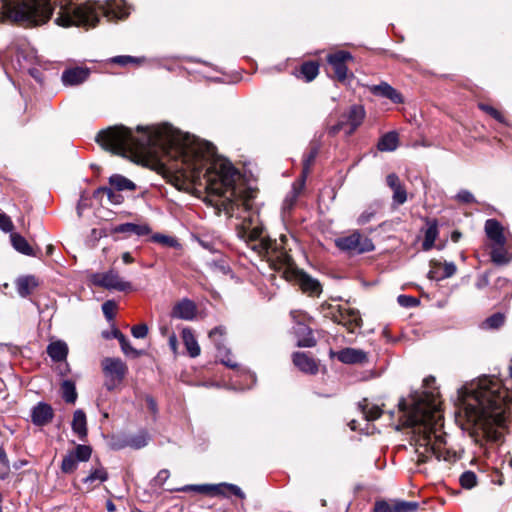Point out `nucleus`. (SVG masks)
Segmentation results:
<instances>
[{"label":"nucleus","instance_id":"59","mask_svg":"<svg viewBox=\"0 0 512 512\" xmlns=\"http://www.w3.org/2000/svg\"><path fill=\"white\" fill-rule=\"evenodd\" d=\"M145 401H146L147 408L149 409V411L153 415H156L158 413V407H157V403H156L155 399L152 396L147 395L145 397Z\"/></svg>","mask_w":512,"mask_h":512},{"label":"nucleus","instance_id":"26","mask_svg":"<svg viewBox=\"0 0 512 512\" xmlns=\"http://www.w3.org/2000/svg\"><path fill=\"white\" fill-rule=\"evenodd\" d=\"M72 430L80 439H85L87 436L86 415L81 409L76 410L73 414Z\"/></svg>","mask_w":512,"mask_h":512},{"label":"nucleus","instance_id":"5","mask_svg":"<svg viewBox=\"0 0 512 512\" xmlns=\"http://www.w3.org/2000/svg\"><path fill=\"white\" fill-rule=\"evenodd\" d=\"M335 245L341 251L349 254H362L374 249V244L371 239L363 236L358 231H354L350 235L337 238L335 240Z\"/></svg>","mask_w":512,"mask_h":512},{"label":"nucleus","instance_id":"50","mask_svg":"<svg viewBox=\"0 0 512 512\" xmlns=\"http://www.w3.org/2000/svg\"><path fill=\"white\" fill-rule=\"evenodd\" d=\"M479 107L487 112L489 115H491L494 119H496L499 122H504V117L502 114L492 106L486 105V104H480Z\"/></svg>","mask_w":512,"mask_h":512},{"label":"nucleus","instance_id":"38","mask_svg":"<svg viewBox=\"0 0 512 512\" xmlns=\"http://www.w3.org/2000/svg\"><path fill=\"white\" fill-rule=\"evenodd\" d=\"M393 505L394 512H416L419 508V503L415 501L397 500Z\"/></svg>","mask_w":512,"mask_h":512},{"label":"nucleus","instance_id":"27","mask_svg":"<svg viewBox=\"0 0 512 512\" xmlns=\"http://www.w3.org/2000/svg\"><path fill=\"white\" fill-rule=\"evenodd\" d=\"M38 286V281L34 276H23L16 280L17 292L21 297H27Z\"/></svg>","mask_w":512,"mask_h":512},{"label":"nucleus","instance_id":"13","mask_svg":"<svg viewBox=\"0 0 512 512\" xmlns=\"http://www.w3.org/2000/svg\"><path fill=\"white\" fill-rule=\"evenodd\" d=\"M291 317L297 321L294 327V332L297 337L298 347H313L316 345V340L313 336L312 330L300 320H297L302 316L299 311H291Z\"/></svg>","mask_w":512,"mask_h":512},{"label":"nucleus","instance_id":"21","mask_svg":"<svg viewBox=\"0 0 512 512\" xmlns=\"http://www.w3.org/2000/svg\"><path fill=\"white\" fill-rule=\"evenodd\" d=\"M89 76V70L86 68L75 67L66 69L62 73V82L65 86H74L83 83Z\"/></svg>","mask_w":512,"mask_h":512},{"label":"nucleus","instance_id":"36","mask_svg":"<svg viewBox=\"0 0 512 512\" xmlns=\"http://www.w3.org/2000/svg\"><path fill=\"white\" fill-rule=\"evenodd\" d=\"M318 73L319 65L316 62H305L301 66V74L308 82L314 80L317 77Z\"/></svg>","mask_w":512,"mask_h":512},{"label":"nucleus","instance_id":"53","mask_svg":"<svg viewBox=\"0 0 512 512\" xmlns=\"http://www.w3.org/2000/svg\"><path fill=\"white\" fill-rule=\"evenodd\" d=\"M456 199L462 203H472L475 201L474 196L468 190H461L456 195Z\"/></svg>","mask_w":512,"mask_h":512},{"label":"nucleus","instance_id":"49","mask_svg":"<svg viewBox=\"0 0 512 512\" xmlns=\"http://www.w3.org/2000/svg\"><path fill=\"white\" fill-rule=\"evenodd\" d=\"M169 477H170L169 470H167V469L160 470L153 479L154 485L159 486V487L163 486Z\"/></svg>","mask_w":512,"mask_h":512},{"label":"nucleus","instance_id":"62","mask_svg":"<svg viewBox=\"0 0 512 512\" xmlns=\"http://www.w3.org/2000/svg\"><path fill=\"white\" fill-rule=\"evenodd\" d=\"M113 336L119 341L120 346L125 344V342L128 340L126 336L119 330H114Z\"/></svg>","mask_w":512,"mask_h":512},{"label":"nucleus","instance_id":"6","mask_svg":"<svg viewBox=\"0 0 512 512\" xmlns=\"http://www.w3.org/2000/svg\"><path fill=\"white\" fill-rule=\"evenodd\" d=\"M93 285L108 290L128 291L132 286L130 282L124 281L115 270L102 273H94L90 278Z\"/></svg>","mask_w":512,"mask_h":512},{"label":"nucleus","instance_id":"24","mask_svg":"<svg viewBox=\"0 0 512 512\" xmlns=\"http://www.w3.org/2000/svg\"><path fill=\"white\" fill-rule=\"evenodd\" d=\"M337 358L342 363L356 364L365 362L367 355L364 351L359 349L345 348L337 353Z\"/></svg>","mask_w":512,"mask_h":512},{"label":"nucleus","instance_id":"54","mask_svg":"<svg viewBox=\"0 0 512 512\" xmlns=\"http://www.w3.org/2000/svg\"><path fill=\"white\" fill-rule=\"evenodd\" d=\"M375 512H394V505L390 506L386 501H378L374 507Z\"/></svg>","mask_w":512,"mask_h":512},{"label":"nucleus","instance_id":"55","mask_svg":"<svg viewBox=\"0 0 512 512\" xmlns=\"http://www.w3.org/2000/svg\"><path fill=\"white\" fill-rule=\"evenodd\" d=\"M387 185L393 190L401 186L399 177L395 173H391L386 177Z\"/></svg>","mask_w":512,"mask_h":512},{"label":"nucleus","instance_id":"47","mask_svg":"<svg viewBox=\"0 0 512 512\" xmlns=\"http://www.w3.org/2000/svg\"><path fill=\"white\" fill-rule=\"evenodd\" d=\"M131 333L135 338L143 339L148 334V326L146 324H138L132 327Z\"/></svg>","mask_w":512,"mask_h":512},{"label":"nucleus","instance_id":"4","mask_svg":"<svg viewBox=\"0 0 512 512\" xmlns=\"http://www.w3.org/2000/svg\"><path fill=\"white\" fill-rule=\"evenodd\" d=\"M174 490L180 492H196L211 496L219 495L223 497H228L229 494H233L240 499L245 498V493L239 486L225 482L219 484H190Z\"/></svg>","mask_w":512,"mask_h":512},{"label":"nucleus","instance_id":"34","mask_svg":"<svg viewBox=\"0 0 512 512\" xmlns=\"http://www.w3.org/2000/svg\"><path fill=\"white\" fill-rule=\"evenodd\" d=\"M438 236V225L435 220L428 222V227L425 231L424 241L422 248L424 251H429L433 248L435 240Z\"/></svg>","mask_w":512,"mask_h":512},{"label":"nucleus","instance_id":"2","mask_svg":"<svg viewBox=\"0 0 512 512\" xmlns=\"http://www.w3.org/2000/svg\"><path fill=\"white\" fill-rule=\"evenodd\" d=\"M56 7L55 22L62 27L92 28L99 22L100 15L114 21L126 18L130 13L123 0L79 5L73 0H0V22L9 20L27 27L42 25L50 19Z\"/></svg>","mask_w":512,"mask_h":512},{"label":"nucleus","instance_id":"51","mask_svg":"<svg viewBox=\"0 0 512 512\" xmlns=\"http://www.w3.org/2000/svg\"><path fill=\"white\" fill-rule=\"evenodd\" d=\"M398 303L403 307H413L416 306L419 301L412 296L400 295L398 297Z\"/></svg>","mask_w":512,"mask_h":512},{"label":"nucleus","instance_id":"63","mask_svg":"<svg viewBox=\"0 0 512 512\" xmlns=\"http://www.w3.org/2000/svg\"><path fill=\"white\" fill-rule=\"evenodd\" d=\"M122 260L125 264H130V263L134 262V258L132 257L130 252H124L122 254Z\"/></svg>","mask_w":512,"mask_h":512},{"label":"nucleus","instance_id":"42","mask_svg":"<svg viewBox=\"0 0 512 512\" xmlns=\"http://www.w3.org/2000/svg\"><path fill=\"white\" fill-rule=\"evenodd\" d=\"M153 240L168 247L177 248L180 246L176 238L164 234H155Z\"/></svg>","mask_w":512,"mask_h":512},{"label":"nucleus","instance_id":"44","mask_svg":"<svg viewBox=\"0 0 512 512\" xmlns=\"http://www.w3.org/2000/svg\"><path fill=\"white\" fill-rule=\"evenodd\" d=\"M407 200V192L405 188L401 185L395 189H393V201L398 205H402Z\"/></svg>","mask_w":512,"mask_h":512},{"label":"nucleus","instance_id":"20","mask_svg":"<svg viewBox=\"0 0 512 512\" xmlns=\"http://www.w3.org/2000/svg\"><path fill=\"white\" fill-rule=\"evenodd\" d=\"M294 365L304 373L316 374L318 372V364L314 358L304 352H295L293 354Z\"/></svg>","mask_w":512,"mask_h":512},{"label":"nucleus","instance_id":"64","mask_svg":"<svg viewBox=\"0 0 512 512\" xmlns=\"http://www.w3.org/2000/svg\"><path fill=\"white\" fill-rule=\"evenodd\" d=\"M106 508H107L108 512H115L116 511L115 504L112 501H110V500L107 501Z\"/></svg>","mask_w":512,"mask_h":512},{"label":"nucleus","instance_id":"43","mask_svg":"<svg viewBox=\"0 0 512 512\" xmlns=\"http://www.w3.org/2000/svg\"><path fill=\"white\" fill-rule=\"evenodd\" d=\"M62 397L67 403H74L77 399L76 386H62Z\"/></svg>","mask_w":512,"mask_h":512},{"label":"nucleus","instance_id":"25","mask_svg":"<svg viewBox=\"0 0 512 512\" xmlns=\"http://www.w3.org/2000/svg\"><path fill=\"white\" fill-rule=\"evenodd\" d=\"M181 336L189 356L192 358L199 356L201 349L193 331L190 328H184Z\"/></svg>","mask_w":512,"mask_h":512},{"label":"nucleus","instance_id":"61","mask_svg":"<svg viewBox=\"0 0 512 512\" xmlns=\"http://www.w3.org/2000/svg\"><path fill=\"white\" fill-rule=\"evenodd\" d=\"M374 216V212L372 211H364L359 217H358V220H357V223L359 225H365L366 223H368Z\"/></svg>","mask_w":512,"mask_h":512},{"label":"nucleus","instance_id":"45","mask_svg":"<svg viewBox=\"0 0 512 512\" xmlns=\"http://www.w3.org/2000/svg\"><path fill=\"white\" fill-rule=\"evenodd\" d=\"M115 310H116V303L112 300H108L103 303L102 305V311L105 317L108 320H111L115 316Z\"/></svg>","mask_w":512,"mask_h":512},{"label":"nucleus","instance_id":"33","mask_svg":"<svg viewBox=\"0 0 512 512\" xmlns=\"http://www.w3.org/2000/svg\"><path fill=\"white\" fill-rule=\"evenodd\" d=\"M109 184L110 187H112L118 192L125 190L133 191L136 189V185L134 182L120 174H113L112 176H110Z\"/></svg>","mask_w":512,"mask_h":512},{"label":"nucleus","instance_id":"19","mask_svg":"<svg viewBox=\"0 0 512 512\" xmlns=\"http://www.w3.org/2000/svg\"><path fill=\"white\" fill-rule=\"evenodd\" d=\"M196 313L197 308L195 303L185 298L174 305L171 316L173 318L190 321L195 318Z\"/></svg>","mask_w":512,"mask_h":512},{"label":"nucleus","instance_id":"48","mask_svg":"<svg viewBox=\"0 0 512 512\" xmlns=\"http://www.w3.org/2000/svg\"><path fill=\"white\" fill-rule=\"evenodd\" d=\"M13 228H14V225H13L10 217L4 213H0V229L6 233H8V232L12 233Z\"/></svg>","mask_w":512,"mask_h":512},{"label":"nucleus","instance_id":"8","mask_svg":"<svg viewBox=\"0 0 512 512\" xmlns=\"http://www.w3.org/2000/svg\"><path fill=\"white\" fill-rule=\"evenodd\" d=\"M92 455V448L89 445L77 444L62 459L61 471L65 474L73 473L79 462H87Z\"/></svg>","mask_w":512,"mask_h":512},{"label":"nucleus","instance_id":"7","mask_svg":"<svg viewBox=\"0 0 512 512\" xmlns=\"http://www.w3.org/2000/svg\"><path fill=\"white\" fill-rule=\"evenodd\" d=\"M226 329L223 326L213 328L209 332V338L214 343L217 350V357L227 367L236 368L237 363L233 360L232 353L226 345Z\"/></svg>","mask_w":512,"mask_h":512},{"label":"nucleus","instance_id":"22","mask_svg":"<svg viewBox=\"0 0 512 512\" xmlns=\"http://www.w3.org/2000/svg\"><path fill=\"white\" fill-rule=\"evenodd\" d=\"M485 232L487 237L492 241V244L505 245L506 238L503 234V227L495 219H488L485 222Z\"/></svg>","mask_w":512,"mask_h":512},{"label":"nucleus","instance_id":"12","mask_svg":"<svg viewBox=\"0 0 512 512\" xmlns=\"http://www.w3.org/2000/svg\"><path fill=\"white\" fill-rule=\"evenodd\" d=\"M101 366L105 376L112 381H122L128 371L127 365L120 358H104Z\"/></svg>","mask_w":512,"mask_h":512},{"label":"nucleus","instance_id":"41","mask_svg":"<svg viewBox=\"0 0 512 512\" xmlns=\"http://www.w3.org/2000/svg\"><path fill=\"white\" fill-rule=\"evenodd\" d=\"M504 320H505V317L503 314L496 313V314H493L492 316L488 317L485 320L484 325H485V327L490 328V329H497L504 324Z\"/></svg>","mask_w":512,"mask_h":512},{"label":"nucleus","instance_id":"3","mask_svg":"<svg viewBox=\"0 0 512 512\" xmlns=\"http://www.w3.org/2000/svg\"><path fill=\"white\" fill-rule=\"evenodd\" d=\"M442 401L437 386H420L407 398H400L398 407L401 411L410 414L415 425L423 426L424 436L419 440L416 449L418 461L427 462L434 456L438 461L446 460L444 455V440L435 435V431L442 425Z\"/></svg>","mask_w":512,"mask_h":512},{"label":"nucleus","instance_id":"23","mask_svg":"<svg viewBox=\"0 0 512 512\" xmlns=\"http://www.w3.org/2000/svg\"><path fill=\"white\" fill-rule=\"evenodd\" d=\"M47 354L54 362H66L68 345L63 340H55L47 346Z\"/></svg>","mask_w":512,"mask_h":512},{"label":"nucleus","instance_id":"35","mask_svg":"<svg viewBox=\"0 0 512 512\" xmlns=\"http://www.w3.org/2000/svg\"><path fill=\"white\" fill-rule=\"evenodd\" d=\"M505 245L492 244L491 259L496 264H506L509 262L508 253L504 248Z\"/></svg>","mask_w":512,"mask_h":512},{"label":"nucleus","instance_id":"60","mask_svg":"<svg viewBox=\"0 0 512 512\" xmlns=\"http://www.w3.org/2000/svg\"><path fill=\"white\" fill-rule=\"evenodd\" d=\"M168 344L174 355L178 354V339L175 333H172L168 337Z\"/></svg>","mask_w":512,"mask_h":512},{"label":"nucleus","instance_id":"1","mask_svg":"<svg viewBox=\"0 0 512 512\" xmlns=\"http://www.w3.org/2000/svg\"><path fill=\"white\" fill-rule=\"evenodd\" d=\"M96 141L103 149L133 160L161 155L180 159L184 177L205 189L207 204L217 213L242 219L237 234L252 251L266 259L272 269L282 271L285 279L298 269L283 247L262 235L259 215L250 211L252 193L242 194L236 188L237 170L228 160L215 156L212 144L167 124L145 129L138 127L136 132L115 125L100 131Z\"/></svg>","mask_w":512,"mask_h":512},{"label":"nucleus","instance_id":"11","mask_svg":"<svg viewBox=\"0 0 512 512\" xmlns=\"http://www.w3.org/2000/svg\"><path fill=\"white\" fill-rule=\"evenodd\" d=\"M353 59L352 54L344 50L336 51L327 56V62L332 66L339 81H344L347 78V63L353 61Z\"/></svg>","mask_w":512,"mask_h":512},{"label":"nucleus","instance_id":"57","mask_svg":"<svg viewBox=\"0 0 512 512\" xmlns=\"http://www.w3.org/2000/svg\"><path fill=\"white\" fill-rule=\"evenodd\" d=\"M341 130H343L346 133L347 127L346 122L344 120H340L337 124L331 126L328 130L329 134L334 136L337 133H339Z\"/></svg>","mask_w":512,"mask_h":512},{"label":"nucleus","instance_id":"37","mask_svg":"<svg viewBox=\"0 0 512 512\" xmlns=\"http://www.w3.org/2000/svg\"><path fill=\"white\" fill-rule=\"evenodd\" d=\"M112 187H100L96 190L97 195L105 194L110 203L119 205L123 202L124 198L121 194L114 191Z\"/></svg>","mask_w":512,"mask_h":512},{"label":"nucleus","instance_id":"14","mask_svg":"<svg viewBox=\"0 0 512 512\" xmlns=\"http://www.w3.org/2000/svg\"><path fill=\"white\" fill-rule=\"evenodd\" d=\"M291 273V277L287 280L295 281L303 292L309 293L310 295H319L321 293V285L316 279L310 277L300 269L293 270Z\"/></svg>","mask_w":512,"mask_h":512},{"label":"nucleus","instance_id":"40","mask_svg":"<svg viewBox=\"0 0 512 512\" xmlns=\"http://www.w3.org/2000/svg\"><path fill=\"white\" fill-rule=\"evenodd\" d=\"M10 473V464L5 450L0 447V479L4 480Z\"/></svg>","mask_w":512,"mask_h":512},{"label":"nucleus","instance_id":"10","mask_svg":"<svg viewBox=\"0 0 512 512\" xmlns=\"http://www.w3.org/2000/svg\"><path fill=\"white\" fill-rule=\"evenodd\" d=\"M334 321L346 327V329L354 333L356 329L362 326V319L358 310L341 306L334 314Z\"/></svg>","mask_w":512,"mask_h":512},{"label":"nucleus","instance_id":"15","mask_svg":"<svg viewBox=\"0 0 512 512\" xmlns=\"http://www.w3.org/2000/svg\"><path fill=\"white\" fill-rule=\"evenodd\" d=\"M366 111L362 105H352L349 110L342 115V120L346 122V135H352L363 123Z\"/></svg>","mask_w":512,"mask_h":512},{"label":"nucleus","instance_id":"46","mask_svg":"<svg viewBox=\"0 0 512 512\" xmlns=\"http://www.w3.org/2000/svg\"><path fill=\"white\" fill-rule=\"evenodd\" d=\"M121 350H122V352H123L126 356H128V357H132V358H137V357H139V356H141V355H143V354H144V352H143V351H141V350H137V349L133 348V347L130 345L129 340H127V341L125 342V344L121 345Z\"/></svg>","mask_w":512,"mask_h":512},{"label":"nucleus","instance_id":"29","mask_svg":"<svg viewBox=\"0 0 512 512\" xmlns=\"http://www.w3.org/2000/svg\"><path fill=\"white\" fill-rule=\"evenodd\" d=\"M150 441V434L147 430L142 429L138 431L135 435L128 437L125 440L124 446L130 447L132 449H141L148 445Z\"/></svg>","mask_w":512,"mask_h":512},{"label":"nucleus","instance_id":"28","mask_svg":"<svg viewBox=\"0 0 512 512\" xmlns=\"http://www.w3.org/2000/svg\"><path fill=\"white\" fill-rule=\"evenodd\" d=\"M358 409L365 421L376 420L382 414V410L377 405L370 404L367 399L358 403Z\"/></svg>","mask_w":512,"mask_h":512},{"label":"nucleus","instance_id":"30","mask_svg":"<svg viewBox=\"0 0 512 512\" xmlns=\"http://www.w3.org/2000/svg\"><path fill=\"white\" fill-rule=\"evenodd\" d=\"M399 144L398 134L394 131L384 134L378 141L377 148L382 152H391L397 149Z\"/></svg>","mask_w":512,"mask_h":512},{"label":"nucleus","instance_id":"17","mask_svg":"<svg viewBox=\"0 0 512 512\" xmlns=\"http://www.w3.org/2000/svg\"><path fill=\"white\" fill-rule=\"evenodd\" d=\"M54 417V412L52 407L44 402H39L36 406L32 408L31 411V420L32 423L36 426H45L49 424Z\"/></svg>","mask_w":512,"mask_h":512},{"label":"nucleus","instance_id":"39","mask_svg":"<svg viewBox=\"0 0 512 512\" xmlns=\"http://www.w3.org/2000/svg\"><path fill=\"white\" fill-rule=\"evenodd\" d=\"M459 482L462 488L472 489L477 484V476L472 471H465L461 474Z\"/></svg>","mask_w":512,"mask_h":512},{"label":"nucleus","instance_id":"9","mask_svg":"<svg viewBox=\"0 0 512 512\" xmlns=\"http://www.w3.org/2000/svg\"><path fill=\"white\" fill-rule=\"evenodd\" d=\"M316 155H317V149H313L310 151L309 154H307L305 156V158L303 160V169H302L301 177L296 183L293 184L290 194L285 199L284 204L286 207L290 208L293 205L294 201L297 199L298 195L300 194L301 190L303 189L306 177L309 174L310 167H311L312 163L314 162Z\"/></svg>","mask_w":512,"mask_h":512},{"label":"nucleus","instance_id":"16","mask_svg":"<svg viewBox=\"0 0 512 512\" xmlns=\"http://www.w3.org/2000/svg\"><path fill=\"white\" fill-rule=\"evenodd\" d=\"M109 478V474L100 463L92 467L89 474L82 479V483L85 486L86 492H91L102 483L106 482Z\"/></svg>","mask_w":512,"mask_h":512},{"label":"nucleus","instance_id":"32","mask_svg":"<svg viewBox=\"0 0 512 512\" xmlns=\"http://www.w3.org/2000/svg\"><path fill=\"white\" fill-rule=\"evenodd\" d=\"M10 238L16 251L27 256H36L34 249L23 236L18 233H11Z\"/></svg>","mask_w":512,"mask_h":512},{"label":"nucleus","instance_id":"18","mask_svg":"<svg viewBox=\"0 0 512 512\" xmlns=\"http://www.w3.org/2000/svg\"><path fill=\"white\" fill-rule=\"evenodd\" d=\"M369 91L378 97L387 98L395 104L404 102L402 95L387 82L368 86Z\"/></svg>","mask_w":512,"mask_h":512},{"label":"nucleus","instance_id":"52","mask_svg":"<svg viewBox=\"0 0 512 512\" xmlns=\"http://www.w3.org/2000/svg\"><path fill=\"white\" fill-rule=\"evenodd\" d=\"M456 265L453 262H445L443 264V274L441 275V279L449 278L456 273Z\"/></svg>","mask_w":512,"mask_h":512},{"label":"nucleus","instance_id":"56","mask_svg":"<svg viewBox=\"0 0 512 512\" xmlns=\"http://www.w3.org/2000/svg\"><path fill=\"white\" fill-rule=\"evenodd\" d=\"M341 130H343L346 133L347 127L346 122L344 120H340L337 124L331 126L328 130L329 134L334 136L337 133H339Z\"/></svg>","mask_w":512,"mask_h":512},{"label":"nucleus","instance_id":"31","mask_svg":"<svg viewBox=\"0 0 512 512\" xmlns=\"http://www.w3.org/2000/svg\"><path fill=\"white\" fill-rule=\"evenodd\" d=\"M117 233H130L138 236L148 235L151 229L146 224L124 223L120 224L114 229Z\"/></svg>","mask_w":512,"mask_h":512},{"label":"nucleus","instance_id":"58","mask_svg":"<svg viewBox=\"0 0 512 512\" xmlns=\"http://www.w3.org/2000/svg\"><path fill=\"white\" fill-rule=\"evenodd\" d=\"M112 62L125 66L129 63L137 62V59L131 56H116L112 59Z\"/></svg>","mask_w":512,"mask_h":512}]
</instances>
